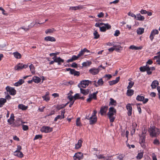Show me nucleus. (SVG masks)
<instances>
[{
	"instance_id": "nucleus-32",
	"label": "nucleus",
	"mask_w": 160,
	"mask_h": 160,
	"mask_svg": "<svg viewBox=\"0 0 160 160\" xmlns=\"http://www.w3.org/2000/svg\"><path fill=\"white\" fill-rule=\"evenodd\" d=\"M14 155L20 158H22L23 157V154L21 152L15 151L14 152Z\"/></svg>"
},
{
	"instance_id": "nucleus-63",
	"label": "nucleus",
	"mask_w": 160,
	"mask_h": 160,
	"mask_svg": "<svg viewBox=\"0 0 160 160\" xmlns=\"http://www.w3.org/2000/svg\"><path fill=\"white\" fill-rule=\"evenodd\" d=\"M45 107L44 106H42L41 107H40L39 108L38 110H39V111L41 112H42L44 111V109L45 108Z\"/></svg>"
},
{
	"instance_id": "nucleus-6",
	"label": "nucleus",
	"mask_w": 160,
	"mask_h": 160,
	"mask_svg": "<svg viewBox=\"0 0 160 160\" xmlns=\"http://www.w3.org/2000/svg\"><path fill=\"white\" fill-rule=\"evenodd\" d=\"M91 82L88 80H83L78 85V86L80 88H86L89 85V83H91Z\"/></svg>"
},
{
	"instance_id": "nucleus-2",
	"label": "nucleus",
	"mask_w": 160,
	"mask_h": 160,
	"mask_svg": "<svg viewBox=\"0 0 160 160\" xmlns=\"http://www.w3.org/2000/svg\"><path fill=\"white\" fill-rule=\"evenodd\" d=\"M95 26L100 28V30L102 32H105L106 29L111 28V26L108 23L104 24L101 22H97L96 23Z\"/></svg>"
},
{
	"instance_id": "nucleus-45",
	"label": "nucleus",
	"mask_w": 160,
	"mask_h": 160,
	"mask_svg": "<svg viewBox=\"0 0 160 160\" xmlns=\"http://www.w3.org/2000/svg\"><path fill=\"white\" fill-rule=\"evenodd\" d=\"M94 38L97 39L99 37L100 35L96 31H95L93 32Z\"/></svg>"
},
{
	"instance_id": "nucleus-42",
	"label": "nucleus",
	"mask_w": 160,
	"mask_h": 160,
	"mask_svg": "<svg viewBox=\"0 0 160 160\" xmlns=\"http://www.w3.org/2000/svg\"><path fill=\"white\" fill-rule=\"evenodd\" d=\"M143 156V152H141L138 153V155L137 156V159H141Z\"/></svg>"
},
{
	"instance_id": "nucleus-11",
	"label": "nucleus",
	"mask_w": 160,
	"mask_h": 160,
	"mask_svg": "<svg viewBox=\"0 0 160 160\" xmlns=\"http://www.w3.org/2000/svg\"><path fill=\"white\" fill-rule=\"evenodd\" d=\"M83 154L80 152L75 153L73 158L74 160H80L82 158Z\"/></svg>"
},
{
	"instance_id": "nucleus-14",
	"label": "nucleus",
	"mask_w": 160,
	"mask_h": 160,
	"mask_svg": "<svg viewBox=\"0 0 160 160\" xmlns=\"http://www.w3.org/2000/svg\"><path fill=\"white\" fill-rule=\"evenodd\" d=\"M65 112V109L63 110V111H61V115H58L57 117H56L54 120V121L56 122L57 120L58 119H62L63 118H64V114Z\"/></svg>"
},
{
	"instance_id": "nucleus-47",
	"label": "nucleus",
	"mask_w": 160,
	"mask_h": 160,
	"mask_svg": "<svg viewBox=\"0 0 160 160\" xmlns=\"http://www.w3.org/2000/svg\"><path fill=\"white\" fill-rule=\"evenodd\" d=\"M134 83L133 82L131 81L129 83V85L127 87V88L129 89L131 88L133 86V85H134Z\"/></svg>"
},
{
	"instance_id": "nucleus-49",
	"label": "nucleus",
	"mask_w": 160,
	"mask_h": 160,
	"mask_svg": "<svg viewBox=\"0 0 160 160\" xmlns=\"http://www.w3.org/2000/svg\"><path fill=\"white\" fill-rule=\"evenodd\" d=\"M42 98H43V100L46 101V102H48L50 100V98L48 96L44 95L42 96Z\"/></svg>"
},
{
	"instance_id": "nucleus-8",
	"label": "nucleus",
	"mask_w": 160,
	"mask_h": 160,
	"mask_svg": "<svg viewBox=\"0 0 160 160\" xmlns=\"http://www.w3.org/2000/svg\"><path fill=\"white\" fill-rule=\"evenodd\" d=\"M7 92H9V93L12 95H14L16 93V90L13 88L9 86H7L6 88Z\"/></svg>"
},
{
	"instance_id": "nucleus-5",
	"label": "nucleus",
	"mask_w": 160,
	"mask_h": 160,
	"mask_svg": "<svg viewBox=\"0 0 160 160\" xmlns=\"http://www.w3.org/2000/svg\"><path fill=\"white\" fill-rule=\"evenodd\" d=\"M155 69V68L154 67L149 68L147 65L145 66L142 67L140 68V70L141 71L144 72L146 71L148 74H150L152 73V72L151 71V70L153 71Z\"/></svg>"
},
{
	"instance_id": "nucleus-37",
	"label": "nucleus",
	"mask_w": 160,
	"mask_h": 160,
	"mask_svg": "<svg viewBox=\"0 0 160 160\" xmlns=\"http://www.w3.org/2000/svg\"><path fill=\"white\" fill-rule=\"evenodd\" d=\"M24 82V81L22 79H20L17 82H16L14 85L15 86H18L20 85Z\"/></svg>"
},
{
	"instance_id": "nucleus-56",
	"label": "nucleus",
	"mask_w": 160,
	"mask_h": 160,
	"mask_svg": "<svg viewBox=\"0 0 160 160\" xmlns=\"http://www.w3.org/2000/svg\"><path fill=\"white\" fill-rule=\"evenodd\" d=\"M120 33V31L118 30H116L115 32L114 35L115 36H118Z\"/></svg>"
},
{
	"instance_id": "nucleus-31",
	"label": "nucleus",
	"mask_w": 160,
	"mask_h": 160,
	"mask_svg": "<svg viewBox=\"0 0 160 160\" xmlns=\"http://www.w3.org/2000/svg\"><path fill=\"white\" fill-rule=\"evenodd\" d=\"M136 20L139 21H143L144 19V18L143 16H141L140 14L137 15Z\"/></svg>"
},
{
	"instance_id": "nucleus-16",
	"label": "nucleus",
	"mask_w": 160,
	"mask_h": 160,
	"mask_svg": "<svg viewBox=\"0 0 160 160\" xmlns=\"http://www.w3.org/2000/svg\"><path fill=\"white\" fill-rule=\"evenodd\" d=\"M52 59L54 60L55 62H57L58 65H60L61 63H62L64 62V60L61 59L60 57H55L54 58H53Z\"/></svg>"
},
{
	"instance_id": "nucleus-3",
	"label": "nucleus",
	"mask_w": 160,
	"mask_h": 160,
	"mask_svg": "<svg viewBox=\"0 0 160 160\" xmlns=\"http://www.w3.org/2000/svg\"><path fill=\"white\" fill-rule=\"evenodd\" d=\"M116 110L113 107H110L109 109V112L108 113L110 122H114L115 119L114 116L116 113Z\"/></svg>"
},
{
	"instance_id": "nucleus-36",
	"label": "nucleus",
	"mask_w": 160,
	"mask_h": 160,
	"mask_svg": "<svg viewBox=\"0 0 160 160\" xmlns=\"http://www.w3.org/2000/svg\"><path fill=\"white\" fill-rule=\"evenodd\" d=\"M6 102V99L3 98H0V107H2Z\"/></svg>"
},
{
	"instance_id": "nucleus-46",
	"label": "nucleus",
	"mask_w": 160,
	"mask_h": 160,
	"mask_svg": "<svg viewBox=\"0 0 160 160\" xmlns=\"http://www.w3.org/2000/svg\"><path fill=\"white\" fill-rule=\"evenodd\" d=\"M144 98V97L138 95L136 99L138 101H142Z\"/></svg>"
},
{
	"instance_id": "nucleus-53",
	"label": "nucleus",
	"mask_w": 160,
	"mask_h": 160,
	"mask_svg": "<svg viewBox=\"0 0 160 160\" xmlns=\"http://www.w3.org/2000/svg\"><path fill=\"white\" fill-rule=\"evenodd\" d=\"M22 129L24 131H26L28 129V126L27 125H22Z\"/></svg>"
},
{
	"instance_id": "nucleus-20",
	"label": "nucleus",
	"mask_w": 160,
	"mask_h": 160,
	"mask_svg": "<svg viewBox=\"0 0 160 160\" xmlns=\"http://www.w3.org/2000/svg\"><path fill=\"white\" fill-rule=\"evenodd\" d=\"M83 6L82 5H79L75 7H71L69 8L70 10H76L82 9Z\"/></svg>"
},
{
	"instance_id": "nucleus-30",
	"label": "nucleus",
	"mask_w": 160,
	"mask_h": 160,
	"mask_svg": "<svg viewBox=\"0 0 160 160\" xmlns=\"http://www.w3.org/2000/svg\"><path fill=\"white\" fill-rule=\"evenodd\" d=\"M32 79L33 81L36 83H38L41 80V79L40 78L37 76L33 77Z\"/></svg>"
},
{
	"instance_id": "nucleus-40",
	"label": "nucleus",
	"mask_w": 160,
	"mask_h": 160,
	"mask_svg": "<svg viewBox=\"0 0 160 160\" xmlns=\"http://www.w3.org/2000/svg\"><path fill=\"white\" fill-rule=\"evenodd\" d=\"M133 91L132 89H128L127 91V95L128 96H131L133 94Z\"/></svg>"
},
{
	"instance_id": "nucleus-38",
	"label": "nucleus",
	"mask_w": 160,
	"mask_h": 160,
	"mask_svg": "<svg viewBox=\"0 0 160 160\" xmlns=\"http://www.w3.org/2000/svg\"><path fill=\"white\" fill-rule=\"evenodd\" d=\"M29 67L32 73L33 74L35 72V71L34 66L31 64L29 66Z\"/></svg>"
},
{
	"instance_id": "nucleus-10",
	"label": "nucleus",
	"mask_w": 160,
	"mask_h": 160,
	"mask_svg": "<svg viewBox=\"0 0 160 160\" xmlns=\"http://www.w3.org/2000/svg\"><path fill=\"white\" fill-rule=\"evenodd\" d=\"M158 31L157 29H153L152 31L149 36V38L151 41H153L155 35L158 34Z\"/></svg>"
},
{
	"instance_id": "nucleus-26",
	"label": "nucleus",
	"mask_w": 160,
	"mask_h": 160,
	"mask_svg": "<svg viewBox=\"0 0 160 160\" xmlns=\"http://www.w3.org/2000/svg\"><path fill=\"white\" fill-rule=\"evenodd\" d=\"M129 48L130 49H132V50H141L142 48V46H140L139 47H138L133 45L130 46Z\"/></svg>"
},
{
	"instance_id": "nucleus-52",
	"label": "nucleus",
	"mask_w": 160,
	"mask_h": 160,
	"mask_svg": "<svg viewBox=\"0 0 160 160\" xmlns=\"http://www.w3.org/2000/svg\"><path fill=\"white\" fill-rule=\"evenodd\" d=\"M37 24V22L36 21H35V22H32V23H31L29 25L28 27L29 28H32L34 26V25L35 24Z\"/></svg>"
},
{
	"instance_id": "nucleus-58",
	"label": "nucleus",
	"mask_w": 160,
	"mask_h": 160,
	"mask_svg": "<svg viewBox=\"0 0 160 160\" xmlns=\"http://www.w3.org/2000/svg\"><path fill=\"white\" fill-rule=\"evenodd\" d=\"M112 77V75L110 74H106L103 77L104 78H108V79H109L110 78H111Z\"/></svg>"
},
{
	"instance_id": "nucleus-51",
	"label": "nucleus",
	"mask_w": 160,
	"mask_h": 160,
	"mask_svg": "<svg viewBox=\"0 0 160 160\" xmlns=\"http://www.w3.org/2000/svg\"><path fill=\"white\" fill-rule=\"evenodd\" d=\"M124 156V155L123 154H120L119 156L117 157V158L119 159L120 160H122L123 159V158Z\"/></svg>"
},
{
	"instance_id": "nucleus-39",
	"label": "nucleus",
	"mask_w": 160,
	"mask_h": 160,
	"mask_svg": "<svg viewBox=\"0 0 160 160\" xmlns=\"http://www.w3.org/2000/svg\"><path fill=\"white\" fill-rule=\"evenodd\" d=\"M110 101L109 102V105H110L116 106V101L114 100L113 99L111 98L110 99Z\"/></svg>"
},
{
	"instance_id": "nucleus-35",
	"label": "nucleus",
	"mask_w": 160,
	"mask_h": 160,
	"mask_svg": "<svg viewBox=\"0 0 160 160\" xmlns=\"http://www.w3.org/2000/svg\"><path fill=\"white\" fill-rule=\"evenodd\" d=\"M81 92L84 95H86L89 93V90L88 89L85 90L82 88H80Z\"/></svg>"
},
{
	"instance_id": "nucleus-60",
	"label": "nucleus",
	"mask_w": 160,
	"mask_h": 160,
	"mask_svg": "<svg viewBox=\"0 0 160 160\" xmlns=\"http://www.w3.org/2000/svg\"><path fill=\"white\" fill-rule=\"evenodd\" d=\"M84 54V53L82 52V50H81L80 52H79V53L78 54V57L79 58L81 56H82L83 54Z\"/></svg>"
},
{
	"instance_id": "nucleus-62",
	"label": "nucleus",
	"mask_w": 160,
	"mask_h": 160,
	"mask_svg": "<svg viewBox=\"0 0 160 160\" xmlns=\"http://www.w3.org/2000/svg\"><path fill=\"white\" fill-rule=\"evenodd\" d=\"M152 160H157L156 156L154 153L152 154Z\"/></svg>"
},
{
	"instance_id": "nucleus-59",
	"label": "nucleus",
	"mask_w": 160,
	"mask_h": 160,
	"mask_svg": "<svg viewBox=\"0 0 160 160\" xmlns=\"http://www.w3.org/2000/svg\"><path fill=\"white\" fill-rule=\"evenodd\" d=\"M104 15V14L103 12H101L98 15V17L99 18H102L103 17Z\"/></svg>"
},
{
	"instance_id": "nucleus-29",
	"label": "nucleus",
	"mask_w": 160,
	"mask_h": 160,
	"mask_svg": "<svg viewBox=\"0 0 160 160\" xmlns=\"http://www.w3.org/2000/svg\"><path fill=\"white\" fill-rule=\"evenodd\" d=\"M144 29L143 28H138L137 30V33L138 34H142L144 32Z\"/></svg>"
},
{
	"instance_id": "nucleus-13",
	"label": "nucleus",
	"mask_w": 160,
	"mask_h": 160,
	"mask_svg": "<svg viewBox=\"0 0 160 160\" xmlns=\"http://www.w3.org/2000/svg\"><path fill=\"white\" fill-rule=\"evenodd\" d=\"M25 123V122H22L20 118H18L17 119V120L13 123V125L14 127H19L22 124Z\"/></svg>"
},
{
	"instance_id": "nucleus-9",
	"label": "nucleus",
	"mask_w": 160,
	"mask_h": 160,
	"mask_svg": "<svg viewBox=\"0 0 160 160\" xmlns=\"http://www.w3.org/2000/svg\"><path fill=\"white\" fill-rule=\"evenodd\" d=\"M100 71V69L99 68H91L89 70V72L92 75H95L97 74L99 71Z\"/></svg>"
},
{
	"instance_id": "nucleus-19",
	"label": "nucleus",
	"mask_w": 160,
	"mask_h": 160,
	"mask_svg": "<svg viewBox=\"0 0 160 160\" xmlns=\"http://www.w3.org/2000/svg\"><path fill=\"white\" fill-rule=\"evenodd\" d=\"M108 108V107L106 106H104L102 107L100 110V112L101 115H103L104 114L106 113Z\"/></svg>"
},
{
	"instance_id": "nucleus-44",
	"label": "nucleus",
	"mask_w": 160,
	"mask_h": 160,
	"mask_svg": "<svg viewBox=\"0 0 160 160\" xmlns=\"http://www.w3.org/2000/svg\"><path fill=\"white\" fill-rule=\"evenodd\" d=\"M66 106V105H64V104H62L60 105H58L57 106L56 108L58 110H59L60 109L63 108L65 107Z\"/></svg>"
},
{
	"instance_id": "nucleus-33",
	"label": "nucleus",
	"mask_w": 160,
	"mask_h": 160,
	"mask_svg": "<svg viewBox=\"0 0 160 160\" xmlns=\"http://www.w3.org/2000/svg\"><path fill=\"white\" fill-rule=\"evenodd\" d=\"M104 83V82L102 78L99 79L97 81V87L99 86H102Z\"/></svg>"
},
{
	"instance_id": "nucleus-25",
	"label": "nucleus",
	"mask_w": 160,
	"mask_h": 160,
	"mask_svg": "<svg viewBox=\"0 0 160 160\" xmlns=\"http://www.w3.org/2000/svg\"><path fill=\"white\" fill-rule=\"evenodd\" d=\"M44 40L46 41L55 42L56 39L54 38L51 36H47L45 38Z\"/></svg>"
},
{
	"instance_id": "nucleus-22",
	"label": "nucleus",
	"mask_w": 160,
	"mask_h": 160,
	"mask_svg": "<svg viewBox=\"0 0 160 160\" xmlns=\"http://www.w3.org/2000/svg\"><path fill=\"white\" fill-rule=\"evenodd\" d=\"M119 79L120 77H117L115 80L109 81L108 82L109 84L111 86L117 83L119 81Z\"/></svg>"
},
{
	"instance_id": "nucleus-27",
	"label": "nucleus",
	"mask_w": 160,
	"mask_h": 160,
	"mask_svg": "<svg viewBox=\"0 0 160 160\" xmlns=\"http://www.w3.org/2000/svg\"><path fill=\"white\" fill-rule=\"evenodd\" d=\"M13 54L14 57L17 59H20L21 58V54L17 52H13Z\"/></svg>"
},
{
	"instance_id": "nucleus-61",
	"label": "nucleus",
	"mask_w": 160,
	"mask_h": 160,
	"mask_svg": "<svg viewBox=\"0 0 160 160\" xmlns=\"http://www.w3.org/2000/svg\"><path fill=\"white\" fill-rule=\"evenodd\" d=\"M72 59H73L74 61L77 60L79 58L78 55L77 56H76L75 55H73L72 56Z\"/></svg>"
},
{
	"instance_id": "nucleus-50",
	"label": "nucleus",
	"mask_w": 160,
	"mask_h": 160,
	"mask_svg": "<svg viewBox=\"0 0 160 160\" xmlns=\"http://www.w3.org/2000/svg\"><path fill=\"white\" fill-rule=\"evenodd\" d=\"M128 15L129 16H130L132 17H134L135 18H137V16L135 14H134L133 13H131V12H129L128 13Z\"/></svg>"
},
{
	"instance_id": "nucleus-43",
	"label": "nucleus",
	"mask_w": 160,
	"mask_h": 160,
	"mask_svg": "<svg viewBox=\"0 0 160 160\" xmlns=\"http://www.w3.org/2000/svg\"><path fill=\"white\" fill-rule=\"evenodd\" d=\"M55 31V30L53 28H52L51 29H48L47 30L45 31V33H52Z\"/></svg>"
},
{
	"instance_id": "nucleus-48",
	"label": "nucleus",
	"mask_w": 160,
	"mask_h": 160,
	"mask_svg": "<svg viewBox=\"0 0 160 160\" xmlns=\"http://www.w3.org/2000/svg\"><path fill=\"white\" fill-rule=\"evenodd\" d=\"M76 124L77 126H80L81 125L80 122V118H78L76 121Z\"/></svg>"
},
{
	"instance_id": "nucleus-18",
	"label": "nucleus",
	"mask_w": 160,
	"mask_h": 160,
	"mask_svg": "<svg viewBox=\"0 0 160 160\" xmlns=\"http://www.w3.org/2000/svg\"><path fill=\"white\" fill-rule=\"evenodd\" d=\"M14 114L12 113L10 115V117L9 119H8V122L9 123L10 125H13V123L14 122Z\"/></svg>"
},
{
	"instance_id": "nucleus-4",
	"label": "nucleus",
	"mask_w": 160,
	"mask_h": 160,
	"mask_svg": "<svg viewBox=\"0 0 160 160\" xmlns=\"http://www.w3.org/2000/svg\"><path fill=\"white\" fill-rule=\"evenodd\" d=\"M149 132L150 136L152 137H157L160 133L159 129L154 126L150 128Z\"/></svg>"
},
{
	"instance_id": "nucleus-54",
	"label": "nucleus",
	"mask_w": 160,
	"mask_h": 160,
	"mask_svg": "<svg viewBox=\"0 0 160 160\" xmlns=\"http://www.w3.org/2000/svg\"><path fill=\"white\" fill-rule=\"evenodd\" d=\"M114 50H115L116 51L120 50L121 48V47L120 46H114Z\"/></svg>"
},
{
	"instance_id": "nucleus-15",
	"label": "nucleus",
	"mask_w": 160,
	"mask_h": 160,
	"mask_svg": "<svg viewBox=\"0 0 160 160\" xmlns=\"http://www.w3.org/2000/svg\"><path fill=\"white\" fill-rule=\"evenodd\" d=\"M97 92H96L93 93L92 94H89V98L87 100V101L90 102L91 101L92 98L96 99L97 98L96 95Z\"/></svg>"
},
{
	"instance_id": "nucleus-7",
	"label": "nucleus",
	"mask_w": 160,
	"mask_h": 160,
	"mask_svg": "<svg viewBox=\"0 0 160 160\" xmlns=\"http://www.w3.org/2000/svg\"><path fill=\"white\" fill-rule=\"evenodd\" d=\"M52 128L49 126H44L40 129L41 132L45 133H49L52 132Z\"/></svg>"
},
{
	"instance_id": "nucleus-55",
	"label": "nucleus",
	"mask_w": 160,
	"mask_h": 160,
	"mask_svg": "<svg viewBox=\"0 0 160 160\" xmlns=\"http://www.w3.org/2000/svg\"><path fill=\"white\" fill-rule=\"evenodd\" d=\"M42 136L40 135H37L35 136L34 138V140L38 139L39 138H42Z\"/></svg>"
},
{
	"instance_id": "nucleus-34",
	"label": "nucleus",
	"mask_w": 160,
	"mask_h": 160,
	"mask_svg": "<svg viewBox=\"0 0 160 160\" xmlns=\"http://www.w3.org/2000/svg\"><path fill=\"white\" fill-rule=\"evenodd\" d=\"M82 141L81 140H79L78 143L75 145V148L78 149L80 148L82 146Z\"/></svg>"
},
{
	"instance_id": "nucleus-1",
	"label": "nucleus",
	"mask_w": 160,
	"mask_h": 160,
	"mask_svg": "<svg viewBox=\"0 0 160 160\" xmlns=\"http://www.w3.org/2000/svg\"><path fill=\"white\" fill-rule=\"evenodd\" d=\"M97 113V111L94 110L91 117H89L90 114L88 115H86L85 119L89 120V124L91 125L95 123L97 120V118L96 114Z\"/></svg>"
},
{
	"instance_id": "nucleus-21",
	"label": "nucleus",
	"mask_w": 160,
	"mask_h": 160,
	"mask_svg": "<svg viewBox=\"0 0 160 160\" xmlns=\"http://www.w3.org/2000/svg\"><path fill=\"white\" fill-rule=\"evenodd\" d=\"M158 55L154 57V59L156 60L157 64L160 65V51L158 53Z\"/></svg>"
},
{
	"instance_id": "nucleus-24",
	"label": "nucleus",
	"mask_w": 160,
	"mask_h": 160,
	"mask_svg": "<svg viewBox=\"0 0 160 160\" xmlns=\"http://www.w3.org/2000/svg\"><path fill=\"white\" fill-rule=\"evenodd\" d=\"M159 83L158 81L154 80L152 82L151 86L152 89H155L158 85Z\"/></svg>"
},
{
	"instance_id": "nucleus-57",
	"label": "nucleus",
	"mask_w": 160,
	"mask_h": 160,
	"mask_svg": "<svg viewBox=\"0 0 160 160\" xmlns=\"http://www.w3.org/2000/svg\"><path fill=\"white\" fill-rule=\"evenodd\" d=\"M73 82L72 81H70L69 82H66L64 83V84L66 85H68V84L72 85L73 84Z\"/></svg>"
},
{
	"instance_id": "nucleus-17",
	"label": "nucleus",
	"mask_w": 160,
	"mask_h": 160,
	"mask_svg": "<svg viewBox=\"0 0 160 160\" xmlns=\"http://www.w3.org/2000/svg\"><path fill=\"white\" fill-rule=\"evenodd\" d=\"M126 108L128 111V114L129 116L132 115V108L131 105L130 103H128L126 106Z\"/></svg>"
},
{
	"instance_id": "nucleus-64",
	"label": "nucleus",
	"mask_w": 160,
	"mask_h": 160,
	"mask_svg": "<svg viewBox=\"0 0 160 160\" xmlns=\"http://www.w3.org/2000/svg\"><path fill=\"white\" fill-rule=\"evenodd\" d=\"M79 96V94L78 93H76L73 96V98H74L75 100H76L77 98H78Z\"/></svg>"
},
{
	"instance_id": "nucleus-12",
	"label": "nucleus",
	"mask_w": 160,
	"mask_h": 160,
	"mask_svg": "<svg viewBox=\"0 0 160 160\" xmlns=\"http://www.w3.org/2000/svg\"><path fill=\"white\" fill-rule=\"evenodd\" d=\"M66 70L67 71H69L71 74H73L74 76H79L80 74V72H79L76 71L74 69L69 68H66Z\"/></svg>"
},
{
	"instance_id": "nucleus-23",
	"label": "nucleus",
	"mask_w": 160,
	"mask_h": 160,
	"mask_svg": "<svg viewBox=\"0 0 160 160\" xmlns=\"http://www.w3.org/2000/svg\"><path fill=\"white\" fill-rule=\"evenodd\" d=\"M24 67V66L22 64L19 63L15 67L14 69L16 70H19L22 69Z\"/></svg>"
},
{
	"instance_id": "nucleus-28",
	"label": "nucleus",
	"mask_w": 160,
	"mask_h": 160,
	"mask_svg": "<svg viewBox=\"0 0 160 160\" xmlns=\"http://www.w3.org/2000/svg\"><path fill=\"white\" fill-rule=\"evenodd\" d=\"M18 108L20 109H21L22 110H26L28 108V106H25L23 104H20L18 105Z\"/></svg>"
},
{
	"instance_id": "nucleus-41",
	"label": "nucleus",
	"mask_w": 160,
	"mask_h": 160,
	"mask_svg": "<svg viewBox=\"0 0 160 160\" xmlns=\"http://www.w3.org/2000/svg\"><path fill=\"white\" fill-rule=\"evenodd\" d=\"M91 62L87 61L83 62L82 63V65L84 67L88 66H90L91 64Z\"/></svg>"
}]
</instances>
